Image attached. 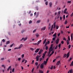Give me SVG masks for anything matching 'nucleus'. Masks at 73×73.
I'll return each instance as SVG.
<instances>
[{"label":"nucleus","instance_id":"f257e3e1","mask_svg":"<svg viewBox=\"0 0 73 73\" xmlns=\"http://www.w3.org/2000/svg\"><path fill=\"white\" fill-rule=\"evenodd\" d=\"M59 41H60V39L58 38H57L56 39V44H58L59 42Z\"/></svg>","mask_w":73,"mask_h":73},{"label":"nucleus","instance_id":"4be33fe9","mask_svg":"<svg viewBox=\"0 0 73 73\" xmlns=\"http://www.w3.org/2000/svg\"><path fill=\"white\" fill-rule=\"evenodd\" d=\"M13 45H15V44L13 43L10 46V47H12V46H13Z\"/></svg>","mask_w":73,"mask_h":73},{"label":"nucleus","instance_id":"864d4df0","mask_svg":"<svg viewBox=\"0 0 73 73\" xmlns=\"http://www.w3.org/2000/svg\"><path fill=\"white\" fill-rule=\"evenodd\" d=\"M36 31V29L34 30L33 31V33H35V32Z\"/></svg>","mask_w":73,"mask_h":73},{"label":"nucleus","instance_id":"aec40b11","mask_svg":"<svg viewBox=\"0 0 73 73\" xmlns=\"http://www.w3.org/2000/svg\"><path fill=\"white\" fill-rule=\"evenodd\" d=\"M36 36L37 37H38V36H40V35H39V34H38V33H36Z\"/></svg>","mask_w":73,"mask_h":73},{"label":"nucleus","instance_id":"dca6fc26","mask_svg":"<svg viewBox=\"0 0 73 73\" xmlns=\"http://www.w3.org/2000/svg\"><path fill=\"white\" fill-rule=\"evenodd\" d=\"M27 40V37L25 38H24L23 41H26V40Z\"/></svg>","mask_w":73,"mask_h":73},{"label":"nucleus","instance_id":"bb28decb","mask_svg":"<svg viewBox=\"0 0 73 73\" xmlns=\"http://www.w3.org/2000/svg\"><path fill=\"white\" fill-rule=\"evenodd\" d=\"M52 47H50L49 49V50H52Z\"/></svg>","mask_w":73,"mask_h":73},{"label":"nucleus","instance_id":"c756f323","mask_svg":"<svg viewBox=\"0 0 73 73\" xmlns=\"http://www.w3.org/2000/svg\"><path fill=\"white\" fill-rule=\"evenodd\" d=\"M40 23V21H38L36 22V23L37 24H39Z\"/></svg>","mask_w":73,"mask_h":73},{"label":"nucleus","instance_id":"2eb2a0df","mask_svg":"<svg viewBox=\"0 0 73 73\" xmlns=\"http://www.w3.org/2000/svg\"><path fill=\"white\" fill-rule=\"evenodd\" d=\"M10 43V42H9V41H8L7 42L6 44L8 45V44H9Z\"/></svg>","mask_w":73,"mask_h":73},{"label":"nucleus","instance_id":"5fc2aeb1","mask_svg":"<svg viewBox=\"0 0 73 73\" xmlns=\"http://www.w3.org/2000/svg\"><path fill=\"white\" fill-rule=\"evenodd\" d=\"M53 66H52L50 68V69H53Z\"/></svg>","mask_w":73,"mask_h":73},{"label":"nucleus","instance_id":"052dcab7","mask_svg":"<svg viewBox=\"0 0 73 73\" xmlns=\"http://www.w3.org/2000/svg\"><path fill=\"white\" fill-rule=\"evenodd\" d=\"M58 14L60 15V13H61V11H59L58 13Z\"/></svg>","mask_w":73,"mask_h":73},{"label":"nucleus","instance_id":"9d476101","mask_svg":"<svg viewBox=\"0 0 73 73\" xmlns=\"http://www.w3.org/2000/svg\"><path fill=\"white\" fill-rule=\"evenodd\" d=\"M41 42V40H40L38 42L37 45H38V44H40Z\"/></svg>","mask_w":73,"mask_h":73},{"label":"nucleus","instance_id":"6e6552de","mask_svg":"<svg viewBox=\"0 0 73 73\" xmlns=\"http://www.w3.org/2000/svg\"><path fill=\"white\" fill-rule=\"evenodd\" d=\"M46 29V27H43L41 29V30L42 31H43V30H45V29Z\"/></svg>","mask_w":73,"mask_h":73},{"label":"nucleus","instance_id":"680f3d73","mask_svg":"<svg viewBox=\"0 0 73 73\" xmlns=\"http://www.w3.org/2000/svg\"><path fill=\"white\" fill-rule=\"evenodd\" d=\"M71 3V1H68L67 2L68 3Z\"/></svg>","mask_w":73,"mask_h":73},{"label":"nucleus","instance_id":"72a5a7b5","mask_svg":"<svg viewBox=\"0 0 73 73\" xmlns=\"http://www.w3.org/2000/svg\"><path fill=\"white\" fill-rule=\"evenodd\" d=\"M22 58H24V54H23L21 55Z\"/></svg>","mask_w":73,"mask_h":73},{"label":"nucleus","instance_id":"6ab92c4d","mask_svg":"<svg viewBox=\"0 0 73 73\" xmlns=\"http://www.w3.org/2000/svg\"><path fill=\"white\" fill-rule=\"evenodd\" d=\"M66 42L67 45H69V41L68 40H67Z\"/></svg>","mask_w":73,"mask_h":73},{"label":"nucleus","instance_id":"338daca9","mask_svg":"<svg viewBox=\"0 0 73 73\" xmlns=\"http://www.w3.org/2000/svg\"><path fill=\"white\" fill-rule=\"evenodd\" d=\"M60 20H62V17H60Z\"/></svg>","mask_w":73,"mask_h":73},{"label":"nucleus","instance_id":"c9c22d12","mask_svg":"<svg viewBox=\"0 0 73 73\" xmlns=\"http://www.w3.org/2000/svg\"><path fill=\"white\" fill-rule=\"evenodd\" d=\"M71 47V45L69 44L68 45V49H70V48Z\"/></svg>","mask_w":73,"mask_h":73},{"label":"nucleus","instance_id":"b1692460","mask_svg":"<svg viewBox=\"0 0 73 73\" xmlns=\"http://www.w3.org/2000/svg\"><path fill=\"white\" fill-rule=\"evenodd\" d=\"M69 71H70V73H73V71H72V69H71V70H70Z\"/></svg>","mask_w":73,"mask_h":73},{"label":"nucleus","instance_id":"412c9836","mask_svg":"<svg viewBox=\"0 0 73 73\" xmlns=\"http://www.w3.org/2000/svg\"><path fill=\"white\" fill-rule=\"evenodd\" d=\"M32 23V21L31 20H30L29 22V24H31Z\"/></svg>","mask_w":73,"mask_h":73},{"label":"nucleus","instance_id":"cd10ccee","mask_svg":"<svg viewBox=\"0 0 73 73\" xmlns=\"http://www.w3.org/2000/svg\"><path fill=\"white\" fill-rule=\"evenodd\" d=\"M63 19L64 20H65V15H63Z\"/></svg>","mask_w":73,"mask_h":73},{"label":"nucleus","instance_id":"ddd939ff","mask_svg":"<svg viewBox=\"0 0 73 73\" xmlns=\"http://www.w3.org/2000/svg\"><path fill=\"white\" fill-rule=\"evenodd\" d=\"M10 69H11V66H10L9 67V68L7 69V71H9Z\"/></svg>","mask_w":73,"mask_h":73},{"label":"nucleus","instance_id":"79ce46f5","mask_svg":"<svg viewBox=\"0 0 73 73\" xmlns=\"http://www.w3.org/2000/svg\"><path fill=\"white\" fill-rule=\"evenodd\" d=\"M55 40H56V38L55 37H54L53 38H52V40H53V41H54Z\"/></svg>","mask_w":73,"mask_h":73},{"label":"nucleus","instance_id":"de8ad7c7","mask_svg":"<svg viewBox=\"0 0 73 73\" xmlns=\"http://www.w3.org/2000/svg\"><path fill=\"white\" fill-rule=\"evenodd\" d=\"M47 43L48 44H49L50 43V41H48Z\"/></svg>","mask_w":73,"mask_h":73},{"label":"nucleus","instance_id":"c85d7f7f","mask_svg":"<svg viewBox=\"0 0 73 73\" xmlns=\"http://www.w3.org/2000/svg\"><path fill=\"white\" fill-rule=\"evenodd\" d=\"M66 57V54H65L63 56V57L64 58H65V57Z\"/></svg>","mask_w":73,"mask_h":73},{"label":"nucleus","instance_id":"774afa93","mask_svg":"<svg viewBox=\"0 0 73 73\" xmlns=\"http://www.w3.org/2000/svg\"><path fill=\"white\" fill-rule=\"evenodd\" d=\"M11 49H9L8 50V51H11Z\"/></svg>","mask_w":73,"mask_h":73},{"label":"nucleus","instance_id":"e2e57ef3","mask_svg":"<svg viewBox=\"0 0 73 73\" xmlns=\"http://www.w3.org/2000/svg\"><path fill=\"white\" fill-rule=\"evenodd\" d=\"M18 61H20L21 60V58H18Z\"/></svg>","mask_w":73,"mask_h":73},{"label":"nucleus","instance_id":"3c124183","mask_svg":"<svg viewBox=\"0 0 73 73\" xmlns=\"http://www.w3.org/2000/svg\"><path fill=\"white\" fill-rule=\"evenodd\" d=\"M44 65H46V64H47V62H46L44 61Z\"/></svg>","mask_w":73,"mask_h":73},{"label":"nucleus","instance_id":"4d7b16f0","mask_svg":"<svg viewBox=\"0 0 73 73\" xmlns=\"http://www.w3.org/2000/svg\"><path fill=\"white\" fill-rule=\"evenodd\" d=\"M54 51H53L52 52V53L51 54H52H52H53V53H54Z\"/></svg>","mask_w":73,"mask_h":73},{"label":"nucleus","instance_id":"f8f14e48","mask_svg":"<svg viewBox=\"0 0 73 73\" xmlns=\"http://www.w3.org/2000/svg\"><path fill=\"white\" fill-rule=\"evenodd\" d=\"M46 39L44 40L43 42V44H45V42H46Z\"/></svg>","mask_w":73,"mask_h":73},{"label":"nucleus","instance_id":"9b49d317","mask_svg":"<svg viewBox=\"0 0 73 73\" xmlns=\"http://www.w3.org/2000/svg\"><path fill=\"white\" fill-rule=\"evenodd\" d=\"M39 15V13L38 12L36 14V17H37Z\"/></svg>","mask_w":73,"mask_h":73},{"label":"nucleus","instance_id":"4c0bfd02","mask_svg":"<svg viewBox=\"0 0 73 73\" xmlns=\"http://www.w3.org/2000/svg\"><path fill=\"white\" fill-rule=\"evenodd\" d=\"M48 47L46 46L45 48V49L46 50H48Z\"/></svg>","mask_w":73,"mask_h":73},{"label":"nucleus","instance_id":"0e129e2a","mask_svg":"<svg viewBox=\"0 0 73 73\" xmlns=\"http://www.w3.org/2000/svg\"><path fill=\"white\" fill-rule=\"evenodd\" d=\"M41 52L40 51H39V52H38V54H41Z\"/></svg>","mask_w":73,"mask_h":73},{"label":"nucleus","instance_id":"49530a36","mask_svg":"<svg viewBox=\"0 0 73 73\" xmlns=\"http://www.w3.org/2000/svg\"><path fill=\"white\" fill-rule=\"evenodd\" d=\"M72 59V58H70L69 59V60L68 61H70V60H71Z\"/></svg>","mask_w":73,"mask_h":73},{"label":"nucleus","instance_id":"2f4dec72","mask_svg":"<svg viewBox=\"0 0 73 73\" xmlns=\"http://www.w3.org/2000/svg\"><path fill=\"white\" fill-rule=\"evenodd\" d=\"M56 29H58V25H56Z\"/></svg>","mask_w":73,"mask_h":73},{"label":"nucleus","instance_id":"e433bc0d","mask_svg":"<svg viewBox=\"0 0 73 73\" xmlns=\"http://www.w3.org/2000/svg\"><path fill=\"white\" fill-rule=\"evenodd\" d=\"M48 1H46V2L45 4L46 5H48Z\"/></svg>","mask_w":73,"mask_h":73},{"label":"nucleus","instance_id":"5701e85b","mask_svg":"<svg viewBox=\"0 0 73 73\" xmlns=\"http://www.w3.org/2000/svg\"><path fill=\"white\" fill-rule=\"evenodd\" d=\"M66 11H67V9H66L64 11V13H66Z\"/></svg>","mask_w":73,"mask_h":73},{"label":"nucleus","instance_id":"37998d69","mask_svg":"<svg viewBox=\"0 0 73 73\" xmlns=\"http://www.w3.org/2000/svg\"><path fill=\"white\" fill-rule=\"evenodd\" d=\"M30 49L31 50H35V49H34V48H30Z\"/></svg>","mask_w":73,"mask_h":73},{"label":"nucleus","instance_id":"8fccbe9b","mask_svg":"<svg viewBox=\"0 0 73 73\" xmlns=\"http://www.w3.org/2000/svg\"><path fill=\"white\" fill-rule=\"evenodd\" d=\"M4 60V58H2L1 59V60L2 61H3V60Z\"/></svg>","mask_w":73,"mask_h":73},{"label":"nucleus","instance_id":"6e6d98bb","mask_svg":"<svg viewBox=\"0 0 73 73\" xmlns=\"http://www.w3.org/2000/svg\"><path fill=\"white\" fill-rule=\"evenodd\" d=\"M48 58H47V59L46 60V62H48Z\"/></svg>","mask_w":73,"mask_h":73},{"label":"nucleus","instance_id":"a878e982","mask_svg":"<svg viewBox=\"0 0 73 73\" xmlns=\"http://www.w3.org/2000/svg\"><path fill=\"white\" fill-rule=\"evenodd\" d=\"M52 50H49V52H48V56H49V54H50V52H52Z\"/></svg>","mask_w":73,"mask_h":73},{"label":"nucleus","instance_id":"09e8293b","mask_svg":"<svg viewBox=\"0 0 73 73\" xmlns=\"http://www.w3.org/2000/svg\"><path fill=\"white\" fill-rule=\"evenodd\" d=\"M41 60H42V58H40L39 59V61H41Z\"/></svg>","mask_w":73,"mask_h":73},{"label":"nucleus","instance_id":"a18cd8bd","mask_svg":"<svg viewBox=\"0 0 73 73\" xmlns=\"http://www.w3.org/2000/svg\"><path fill=\"white\" fill-rule=\"evenodd\" d=\"M56 59H55L53 60V62H54L55 61H56Z\"/></svg>","mask_w":73,"mask_h":73},{"label":"nucleus","instance_id":"69168bd1","mask_svg":"<svg viewBox=\"0 0 73 73\" xmlns=\"http://www.w3.org/2000/svg\"><path fill=\"white\" fill-rule=\"evenodd\" d=\"M18 64H16L15 65V66H16H16H18Z\"/></svg>","mask_w":73,"mask_h":73},{"label":"nucleus","instance_id":"a211bd4d","mask_svg":"<svg viewBox=\"0 0 73 73\" xmlns=\"http://www.w3.org/2000/svg\"><path fill=\"white\" fill-rule=\"evenodd\" d=\"M61 44H60L58 45V47L59 48V49H60L61 48Z\"/></svg>","mask_w":73,"mask_h":73},{"label":"nucleus","instance_id":"603ef678","mask_svg":"<svg viewBox=\"0 0 73 73\" xmlns=\"http://www.w3.org/2000/svg\"><path fill=\"white\" fill-rule=\"evenodd\" d=\"M40 51L41 52H43V50L41 49L40 50Z\"/></svg>","mask_w":73,"mask_h":73},{"label":"nucleus","instance_id":"4468645a","mask_svg":"<svg viewBox=\"0 0 73 73\" xmlns=\"http://www.w3.org/2000/svg\"><path fill=\"white\" fill-rule=\"evenodd\" d=\"M71 40H73V34H72L71 35Z\"/></svg>","mask_w":73,"mask_h":73},{"label":"nucleus","instance_id":"f03ea898","mask_svg":"<svg viewBox=\"0 0 73 73\" xmlns=\"http://www.w3.org/2000/svg\"><path fill=\"white\" fill-rule=\"evenodd\" d=\"M36 61H38L39 60V58L38 57V55H37L36 57Z\"/></svg>","mask_w":73,"mask_h":73},{"label":"nucleus","instance_id":"bf43d9fd","mask_svg":"<svg viewBox=\"0 0 73 73\" xmlns=\"http://www.w3.org/2000/svg\"><path fill=\"white\" fill-rule=\"evenodd\" d=\"M35 65H38V63H37V62L35 63Z\"/></svg>","mask_w":73,"mask_h":73},{"label":"nucleus","instance_id":"58836bf2","mask_svg":"<svg viewBox=\"0 0 73 73\" xmlns=\"http://www.w3.org/2000/svg\"><path fill=\"white\" fill-rule=\"evenodd\" d=\"M58 48V46L57 45L55 48V49H57Z\"/></svg>","mask_w":73,"mask_h":73},{"label":"nucleus","instance_id":"13d9d810","mask_svg":"<svg viewBox=\"0 0 73 73\" xmlns=\"http://www.w3.org/2000/svg\"><path fill=\"white\" fill-rule=\"evenodd\" d=\"M63 40H65V41H66V38H64L63 39Z\"/></svg>","mask_w":73,"mask_h":73},{"label":"nucleus","instance_id":"423d86ee","mask_svg":"<svg viewBox=\"0 0 73 73\" xmlns=\"http://www.w3.org/2000/svg\"><path fill=\"white\" fill-rule=\"evenodd\" d=\"M39 50L40 48H37L36 49V50L35 51V53H37L38 51H39Z\"/></svg>","mask_w":73,"mask_h":73},{"label":"nucleus","instance_id":"1a4fd4ad","mask_svg":"<svg viewBox=\"0 0 73 73\" xmlns=\"http://www.w3.org/2000/svg\"><path fill=\"white\" fill-rule=\"evenodd\" d=\"M24 32H25V30H22L21 31V33L22 34L24 33Z\"/></svg>","mask_w":73,"mask_h":73},{"label":"nucleus","instance_id":"7c9ffc66","mask_svg":"<svg viewBox=\"0 0 73 73\" xmlns=\"http://www.w3.org/2000/svg\"><path fill=\"white\" fill-rule=\"evenodd\" d=\"M68 41H70V37L69 36H68Z\"/></svg>","mask_w":73,"mask_h":73},{"label":"nucleus","instance_id":"c03bdc74","mask_svg":"<svg viewBox=\"0 0 73 73\" xmlns=\"http://www.w3.org/2000/svg\"><path fill=\"white\" fill-rule=\"evenodd\" d=\"M23 40H24V38H22V39L20 40V41H22Z\"/></svg>","mask_w":73,"mask_h":73},{"label":"nucleus","instance_id":"0eeeda50","mask_svg":"<svg viewBox=\"0 0 73 73\" xmlns=\"http://www.w3.org/2000/svg\"><path fill=\"white\" fill-rule=\"evenodd\" d=\"M40 67L41 69H42V68H44V65L42 64H41L40 65Z\"/></svg>","mask_w":73,"mask_h":73},{"label":"nucleus","instance_id":"393cba45","mask_svg":"<svg viewBox=\"0 0 73 73\" xmlns=\"http://www.w3.org/2000/svg\"><path fill=\"white\" fill-rule=\"evenodd\" d=\"M34 69H35V68H33L32 70V71H31L32 73H33V71H34Z\"/></svg>","mask_w":73,"mask_h":73},{"label":"nucleus","instance_id":"473e14b6","mask_svg":"<svg viewBox=\"0 0 73 73\" xmlns=\"http://www.w3.org/2000/svg\"><path fill=\"white\" fill-rule=\"evenodd\" d=\"M56 36V33H55L53 35V37H55Z\"/></svg>","mask_w":73,"mask_h":73},{"label":"nucleus","instance_id":"f3484780","mask_svg":"<svg viewBox=\"0 0 73 73\" xmlns=\"http://www.w3.org/2000/svg\"><path fill=\"white\" fill-rule=\"evenodd\" d=\"M70 66H73V61H72V62L71 63V64H70Z\"/></svg>","mask_w":73,"mask_h":73},{"label":"nucleus","instance_id":"ea45409f","mask_svg":"<svg viewBox=\"0 0 73 73\" xmlns=\"http://www.w3.org/2000/svg\"><path fill=\"white\" fill-rule=\"evenodd\" d=\"M61 44H64V41H63V40L61 42Z\"/></svg>","mask_w":73,"mask_h":73},{"label":"nucleus","instance_id":"20e7f679","mask_svg":"<svg viewBox=\"0 0 73 73\" xmlns=\"http://www.w3.org/2000/svg\"><path fill=\"white\" fill-rule=\"evenodd\" d=\"M49 7L50 8H52V3L50 2L49 3Z\"/></svg>","mask_w":73,"mask_h":73},{"label":"nucleus","instance_id":"a19ab883","mask_svg":"<svg viewBox=\"0 0 73 73\" xmlns=\"http://www.w3.org/2000/svg\"><path fill=\"white\" fill-rule=\"evenodd\" d=\"M25 61V60L24 59H23V60L22 61V62H24Z\"/></svg>","mask_w":73,"mask_h":73},{"label":"nucleus","instance_id":"f704fd0d","mask_svg":"<svg viewBox=\"0 0 73 73\" xmlns=\"http://www.w3.org/2000/svg\"><path fill=\"white\" fill-rule=\"evenodd\" d=\"M66 23H68V21L66 20L65 21V22L64 23V24L66 25Z\"/></svg>","mask_w":73,"mask_h":73},{"label":"nucleus","instance_id":"39448f33","mask_svg":"<svg viewBox=\"0 0 73 73\" xmlns=\"http://www.w3.org/2000/svg\"><path fill=\"white\" fill-rule=\"evenodd\" d=\"M60 62H61V61L60 60H59L56 63V65H58L60 64Z\"/></svg>","mask_w":73,"mask_h":73},{"label":"nucleus","instance_id":"7ed1b4c3","mask_svg":"<svg viewBox=\"0 0 73 73\" xmlns=\"http://www.w3.org/2000/svg\"><path fill=\"white\" fill-rule=\"evenodd\" d=\"M70 53V52H68V53H67V56H66V58H68V57H69V54Z\"/></svg>","mask_w":73,"mask_h":73}]
</instances>
